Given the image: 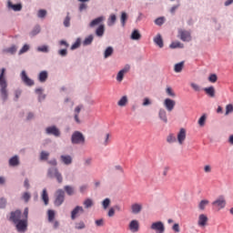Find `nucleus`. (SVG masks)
<instances>
[{"label": "nucleus", "mask_w": 233, "mask_h": 233, "mask_svg": "<svg viewBox=\"0 0 233 233\" xmlns=\"http://www.w3.org/2000/svg\"><path fill=\"white\" fill-rule=\"evenodd\" d=\"M104 21L105 16L101 15L93 19L88 25L89 28H96L97 26L95 31L96 37H103L105 35V25L101 24Z\"/></svg>", "instance_id": "obj_1"}, {"label": "nucleus", "mask_w": 233, "mask_h": 233, "mask_svg": "<svg viewBox=\"0 0 233 233\" xmlns=\"http://www.w3.org/2000/svg\"><path fill=\"white\" fill-rule=\"evenodd\" d=\"M5 72L6 68L0 69V97L4 102L8 101V84L6 78H5Z\"/></svg>", "instance_id": "obj_2"}, {"label": "nucleus", "mask_w": 233, "mask_h": 233, "mask_svg": "<svg viewBox=\"0 0 233 233\" xmlns=\"http://www.w3.org/2000/svg\"><path fill=\"white\" fill-rule=\"evenodd\" d=\"M47 177L56 179L57 183H63V174L59 172L57 167H50L47 168Z\"/></svg>", "instance_id": "obj_3"}, {"label": "nucleus", "mask_w": 233, "mask_h": 233, "mask_svg": "<svg viewBox=\"0 0 233 233\" xmlns=\"http://www.w3.org/2000/svg\"><path fill=\"white\" fill-rule=\"evenodd\" d=\"M86 138L85 135L81 131H75L71 135V143L72 145H85Z\"/></svg>", "instance_id": "obj_4"}, {"label": "nucleus", "mask_w": 233, "mask_h": 233, "mask_svg": "<svg viewBox=\"0 0 233 233\" xmlns=\"http://www.w3.org/2000/svg\"><path fill=\"white\" fill-rule=\"evenodd\" d=\"M212 206L218 210H223L227 207V198H225V196L220 195L212 202Z\"/></svg>", "instance_id": "obj_5"}, {"label": "nucleus", "mask_w": 233, "mask_h": 233, "mask_svg": "<svg viewBox=\"0 0 233 233\" xmlns=\"http://www.w3.org/2000/svg\"><path fill=\"white\" fill-rule=\"evenodd\" d=\"M65 203V190L57 189L55 194V207H61Z\"/></svg>", "instance_id": "obj_6"}, {"label": "nucleus", "mask_w": 233, "mask_h": 233, "mask_svg": "<svg viewBox=\"0 0 233 233\" xmlns=\"http://www.w3.org/2000/svg\"><path fill=\"white\" fill-rule=\"evenodd\" d=\"M58 45L59 46L65 47L57 51L58 56H60V57H66V56H68V46H70V44H68L66 40H60Z\"/></svg>", "instance_id": "obj_7"}, {"label": "nucleus", "mask_w": 233, "mask_h": 233, "mask_svg": "<svg viewBox=\"0 0 233 233\" xmlns=\"http://www.w3.org/2000/svg\"><path fill=\"white\" fill-rule=\"evenodd\" d=\"M15 225L19 233H25L28 229V221L26 219L18 220Z\"/></svg>", "instance_id": "obj_8"}, {"label": "nucleus", "mask_w": 233, "mask_h": 233, "mask_svg": "<svg viewBox=\"0 0 233 233\" xmlns=\"http://www.w3.org/2000/svg\"><path fill=\"white\" fill-rule=\"evenodd\" d=\"M150 229L156 233H165V224L161 221L153 222L150 226Z\"/></svg>", "instance_id": "obj_9"}, {"label": "nucleus", "mask_w": 233, "mask_h": 233, "mask_svg": "<svg viewBox=\"0 0 233 233\" xmlns=\"http://www.w3.org/2000/svg\"><path fill=\"white\" fill-rule=\"evenodd\" d=\"M46 136L59 137L61 136V131L58 129L57 126H49L46 128Z\"/></svg>", "instance_id": "obj_10"}, {"label": "nucleus", "mask_w": 233, "mask_h": 233, "mask_svg": "<svg viewBox=\"0 0 233 233\" xmlns=\"http://www.w3.org/2000/svg\"><path fill=\"white\" fill-rule=\"evenodd\" d=\"M178 37L184 43H188L192 41V35H190V32L187 30H183V29L178 30Z\"/></svg>", "instance_id": "obj_11"}, {"label": "nucleus", "mask_w": 233, "mask_h": 233, "mask_svg": "<svg viewBox=\"0 0 233 233\" xmlns=\"http://www.w3.org/2000/svg\"><path fill=\"white\" fill-rule=\"evenodd\" d=\"M21 80L26 86H34L35 85V82L30 77H28V75H26V71L23 70L20 74Z\"/></svg>", "instance_id": "obj_12"}, {"label": "nucleus", "mask_w": 233, "mask_h": 233, "mask_svg": "<svg viewBox=\"0 0 233 233\" xmlns=\"http://www.w3.org/2000/svg\"><path fill=\"white\" fill-rule=\"evenodd\" d=\"M35 94L37 96L38 103H43V101L46 99V94H45V88L43 87H36L35 89Z\"/></svg>", "instance_id": "obj_13"}, {"label": "nucleus", "mask_w": 233, "mask_h": 233, "mask_svg": "<svg viewBox=\"0 0 233 233\" xmlns=\"http://www.w3.org/2000/svg\"><path fill=\"white\" fill-rule=\"evenodd\" d=\"M8 165L12 168L19 167V165H21V159L19 158V155H14L13 157H11L8 160Z\"/></svg>", "instance_id": "obj_14"}, {"label": "nucleus", "mask_w": 233, "mask_h": 233, "mask_svg": "<svg viewBox=\"0 0 233 233\" xmlns=\"http://www.w3.org/2000/svg\"><path fill=\"white\" fill-rule=\"evenodd\" d=\"M6 6L8 10H13V12H21L23 10V5L21 3L14 4L10 0L7 1Z\"/></svg>", "instance_id": "obj_15"}, {"label": "nucleus", "mask_w": 233, "mask_h": 233, "mask_svg": "<svg viewBox=\"0 0 233 233\" xmlns=\"http://www.w3.org/2000/svg\"><path fill=\"white\" fill-rule=\"evenodd\" d=\"M177 139L178 145H183V143H185V140L187 139L186 128H180L179 132L177 133Z\"/></svg>", "instance_id": "obj_16"}, {"label": "nucleus", "mask_w": 233, "mask_h": 233, "mask_svg": "<svg viewBox=\"0 0 233 233\" xmlns=\"http://www.w3.org/2000/svg\"><path fill=\"white\" fill-rule=\"evenodd\" d=\"M164 106L167 112H172V110H174V106H176V101L170 98H166L164 100Z\"/></svg>", "instance_id": "obj_17"}, {"label": "nucleus", "mask_w": 233, "mask_h": 233, "mask_svg": "<svg viewBox=\"0 0 233 233\" xmlns=\"http://www.w3.org/2000/svg\"><path fill=\"white\" fill-rule=\"evenodd\" d=\"M83 212H85V209L83 208V207H81V206H76V207L71 211V219H72V221L76 220V218H77V216H79V214H83Z\"/></svg>", "instance_id": "obj_18"}, {"label": "nucleus", "mask_w": 233, "mask_h": 233, "mask_svg": "<svg viewBox=\"0 0 233 233\" xmlns=\"http://www.w3.org/2000/svg\"><path fill=\"white\" fill-rule=\"evenodd\" d=\"M9 219L15 224L19 222L21 220V210L17 209L15 211H12Z\"/></svg>", "instance_id": "obj_19"}, {"label": "nucleus", "mask_w": 233, "mask_h": 233, "mask_svg": "<svg viewBox=\"0 0 233 233\" xmlns=\"http://www.w3.org/2000/svg\"><path fill=\"white\" fill-rule=\"evenodd\" d=\"M141 210H143V205L140 203H134L131 205V213L135 216H137V214H141Z\"/></svg>", "instance_id": "obj_20"}, {"label": "nucleus", "mask_w": 233, "mask_h": 233, "mask_svg": "<svg viewBox=\"0 0 233 233\" xmlns=\"http://www.w3.org/2000/svg\"><path fill=\"white\" fill-rule=\"evenodd\" d=\"M129 230L130 232L136 233L139 232V221L133 219L129 222Z\"/></svg>", "instance_id": "obj_21"}, {"label": "nucleus", "mask_w": 233, "mask_h": 233, "mask_svg": "<svg viewBox=\"0 0 233 233\" xmlns=\"http://www.w3.org/2000/svg\"><path fill=\"white\" fill-rule=\"evenodd\" d=\"M37 79L39 83H46V81L48 80V71L46 70L40 71L37 76Z\"/></svg>", "instance_id": "obj_22"}, {"label": "nucleus", "mask_w": 233, "mask_h": 233, "mask_svg": "<svg viewBox=\"0 0 233 233\" xmlns=\"http://www.w3.org/2000/svg\"><path fill=\"white\" fill-rule=\"evenodd\" d=\"M60 161L61 163L68 167L72 163L73 158H72V156L70 155H62L60 156Z\"/></svg>", "instance_id": "obj_23"}, {"label": "nucleus", "mask_w": 233, "mask_h": 233, "mask_svg": "<svg viewBox=\"0 0 233 233\" xmlns=\"http://www.w3.org/2000/svg\"><path fill=\"white\" fill-rule=\"evenodd\" d=\"M158 117L160 121H163V123H168V117L167 116V110H165V108H160L158 110Z\"/></svg>", "instance_id": "obj_24"}, {"label": "nucleus", "mask_w": 233, "mask_h": 233, "mask_svg": "<svg viewBox=\"0 0 233 233\" xmlns=\"http://www.w3.org/2000/svg\"><path fill=\"white\" fill-rule=\"evenodd\" d=\"M203 90L209 97H216V88L214 87V86L204 87Z\"/></svg>", "instance_id": "obj_25"}, {"label": "nucleus", "mask_w": 233, "mask_h": 233, "mask_svg": "<svg viewBox=\"0 0 233 233\" xmlns=\"http://www.w3.org/2000/svg\"><path fill=\"white\" fill-rule=\"evenodd\" d=\"M38 34H41V25H35L33 29L29 33L30 37H35V35H38Z\"/></svg>", "instance_id": "obj_26"}, {"label": "nucleus", "mask_w": 233, "mask_h": 233, "mask_svg": "<svg viewBox=\"0 0 233 233\" xmlns=\"http://www.w3.org/2000/svg\"><path fill=\"white\" fill-rule=\"evenodd\" d=\"M207 221H208V218L207 217V215H199L198 222V227H205V225H207Z\"/></svg>", "instance_id": "obj_27"}, {"label": "nucleus", "mask_w": 233, "mask_h": 233, "mask_svg": "<svg viewBox=\"0 0 233 233\" xmlns=\"http://www.w3.org/2000/svg\"><path fill=\"white\" fill-rule=\"evenodd\" d=\"M114 55V47L109 46L104 51V59H108V57H112Z\"/></svg>", "instance_id": "obj_28"}, {"label": "nucleus", "mask_w": 233, "mask_h": 233, "mask_svg": "<svg viewBox=\"0 0 233 233\" xmlns=\"http://www.w3.org/2000/svg\"><path fill=\"white\" fill-rule=\"evenodd\" d=\"M155 45H157L159 48H163L164 44H163V38L161 37V35L158 34L156 35L153 39Z\"/></svg>", "instance_id": "obj_29"}, {"label": "nucleus", "mask_w": 233, "mask_h": 233, "mask_svg": "<svg viewBox=\"0 0 233 233\" xmlns=\"http://www.w3.org/2000/svg\"><path fill=\"white\" fill-rule=\"evenodd\" d=\"M14 98L13 101H15V103H17V101H19V97H21V96H23V89L21 88H16L14 91Z\"/></svg>", "instance_id": "obj_30"}, {"label": "nucleus", "mask_w": 233, "mask_h": 233, "mask_svg": "<svg viewBox=\"0 0 233 233\" xmlns=\"http://www.w3.org/2000/svg\"><path fill=\"white\" fill-rule=\"evenodd\" d=\"M127 21H128V14H127V12H122L120 15L121 26L125 27L127 25Z\"/></svg>", "instance_id": "obj_31"}, {"label": "nucleus", "mask_w": 233, "mask_h": 233, "mask_svg": "<svg viewBox=\"0 0 233 233\" xmlns=\"http://www.w3.org/2000/svg\"><path fill=\"white\" fill-rule=\"evenodd\" d=\"M94 43V35H89L86 36L84 41H83V46H90Z\"/></svg>", "instance_id": "obj_32"}, {"label": "nucleus", "mask_w": 233, "mask_h": 233, "mask_svg": "<svg viewBox=\"0 0 233 233\" xmlns=\"http://www.w3.org/2000/svg\"><path fill=\"white\" fill-rule=\"evenodd\" d=\"M4 54H10L11 56H14L17 52V46H12L10 47L5 48L3 50Z\"/></svg>", "instance_id": "obj_33"}, {"label": "nucleus", "mask_w": 233, "mask_h": 233, "mask_svg": "<svg viewBox=\"0 0 233 233\" xmlns=\"http://www.w3.org/2000/svg\"><path fill=\"white\" fill-rule=\"evenodd\" d=\"M183 66H185L184 61L176 64L174 66V72H176V74L183 72Z\"/></svg>", "instance_id": "obj_34"}, {"label": "nucleus", "mask_w": 233, "mask_h": 233, "mask_svg": "<svg viewBox=\"0 0 233 233\" xmlns=\"http://www.w3.org/2000/svg\"><path fill=\"white\" fill-rule=\"evenodd\" d=\"M131 39L133 41H139V39H141V33H139V30L135 29L132 33H131Z\"/></svg>", "instance_id": "obj_35"}, {"label": "nucleus", "mask_w": 233, "mask_h": 233, "mask_svg": "<svg viewBox=\"0 0 233 233\" xmlns=\"http://www.w3.org/2000/svg\"><path fill=\"white\" fill-rule=\"evenodd\" d=\"M116 21H117V16L115 14L110 15L107 19V26H114V25H116Z\"/></svg>", "instance_id": "obj_36"}, {"label": "nucleus", "mask_w": 233, "mask_h": 233, "mask_svg": "<svg viewBox=\"0 0 233 233\" xmlns=\"http://www.w3.org/2000/svg\"><path fill=\"white\" fill-rule=\"evenodd\" d=\"M48 157H50V152L48 151H41L39 156L40 161H48Z\"/></svg>", "instance_id": "obj_37"}, {"label": "nucleus", "mask_w": 233, "mask_h": 233, "mask_svg": "<svg viewBox=\"0 0 233 233\" xmlns=\"http://www.w3.org/2000/svg\"><path fill=\"white\" fill-rule=\"evenodd\" d=\"M210 203V201H208V199H203L198 203V210H205V208H207V207H208V204Z\"/></svg>", "instance_id": "obj_38"}, {"label": "nucleus", "mask_w": 233, "mask_h": 233, "mask_svg": "<svg viewBox=\"0 0 233 233\" xmlns=\"http://www.w3.org/2000/svg\"><path fill=\"white\" fill-rule=\"evenodd\" d=\"M81 37H77L75 41V43L72 44L70 50H77V48H80L81 46Z\"/></svg>", "instance_id": "obj_39"}, {"label": "nucleus", "mask_w": 233, "mask_h": 233, "mask_svg": "<svg viewBox=\"0 0 233 233\" xmlns=\"http://www.w3.org/2000/svg\"><path fill=\"white\" fill-rule=\"evenodd\" d=\"M64 190L67 196H74V194H76V189L72 186H65Z\"/></svg>", "instance_id": "obj_40"}, {"label": "nucleus", "mask_w": 233, "mask_h": 233, "mask_svg": "<svg viewBox=\"0 0 233 233\" xmlns=\"http://www.w3.org/2000/svg\"><path fill=\"white\" fill-rule=\"evenodd\" d=\"M169 48L176 49V48H185V45L179 41L172 42L169 45Z\"/></svg>", "instance_id": "obj_41"}, {"label": "nucleus", "mask_w": 233, "mask_h": 233, "mask_svg": "<svg viewBox=\"0 0 233 233\" xmlns=\"http://www.w3.org/2000/svg\"><path fill=\"white\" fill-rule=\"evenodd\" d=\"M70 21H72V18L70 17V13H66V15L63 21L65 28H70Z\"/></svg>", "instance_id": "obj_42"}, {"label": "nucleus", "mask_w": 233, "mask_h": 233, "mask_svg": "<svg viewBox=\"0 0 233 233\" xmlns=\"http://www.w3.org/2000/svg\"><path fill=\"white\" fill-rule=\"evenodd\" d=\"M42 200L44 201V204L46 206L48 205V192L46 191V188H44L41 195Z\"/></svg>", "instance_id": "obj_43"}, {"label": "nucleus", "mask_w": 233, "mask_h": 233, "mask_svg": "<svg viewBox=\"0 0 233 233\" xmlns=\"http://www.w3.org/2000/svg\"><path fill=\"white\" fill-rule=\"evenodd\" d=\"M47 219L49 223H52L56 219V211L54 209H49L47 211Z\"/></svg>", "instance_id": "obj_44"}, {"label": "nucleus", "mask_w": 233, "mask_h": 233, "mask_svg": "<svg viewBox=\"0 0 233 233\" xmlns=\"http://www.w3.org/2000/svg\"><path fill=\"white\" fill-rule=\"evenodd\" d=\"M128 103V96H123L117 102L118 106H127Z\"/></svg>", "instance_id": "obj_45"}, {"label": "nucleus", "mask_w": 233, "mask_h": 233, "mask_svg": "<svg viewBox=\"0 0 233 233\" xmlns=\"http://www.w3.org/2000/svg\"><path fill=\"white\" fill-rule=\"evenodd\" d=\"M47 14L48 12L46 11V9H40L37 11L36 16L38 17V19H45Z\"/></svg>", "instance_id": "obj_46"}, {"label": "nucleus", "mask_w": 233, "mask_h": 233, "mask_svg": "<svg viewBox=\"0 0 233 233\" xmlns=\"http://www.w3.org/2000/svg\"><path fill=\"white\" fill-rule=\"evenodd\" d=\"M110 203H112V200H110V198H105V199L101 202L102 208H103L104 210H107V209H108V207H110Z\"/></svg>", "instance_id": "obj_47"}, {"label": "nucleus", "mask_w": 233, "mask_h": 233, "mask_svg": "<svg viewBox=\"0 0 233 233\" xmlns=\"http://www.w3.org/2000/svg\"><path fill=\"white\" fill-rule=\"evenodd\" d=\"M83 205L85 208H92V207H94V200H92V198H86Z\"/></svg>", "instance_id": "obj_48"}, {"label": "nucleus", "mask_w": 233, "mask_h": 233, "mask_svg": "<svg viewBox=\"0 0 233 233\" xmlns=\"http://www.w3.org/2000/svg\"><path fill=\"white\" fill-rule=\"evenodd\" d=\"M37 52H42L43 54H48L50 52V47L48 46L44 45L37 47Z\"/></svg>", "instance_id": "obj_49"}, {"label": "nucleus", "mask_w": 233, "mask_h": 233, "mask_svg": "<svg viewBox=\"0 0 233 233\" xmlns=\"http://www.w3.org/2000/svg\"><path fill=\"white\" fill-rule=\"evenodd\" d=\"M30 50V45L25 44L23 47L19 50L18 55L23 56V54H26Z\"/></svg>", "instance_id": "obj_50"}, {"label": "nucleus", "mask_w": 233, "mask_h": 233, "mask_svg": "<svg viewBox=\"0 0 233 233\" xmlns=\"http://www.w3.org/2000/svg\"><path fill=\"white\" fill-rule=\"evenodd\" d=\"M75 228L76 230H83L84 228H86V225H85V222L79 221L75 224Z\"/></svg>", "instance_id": "obj_51"}, {"label": "nucleus", "mask_w": 233, "mask_h": 233, "mask_svg": "<svg viewBox=\"0 0 233 233\" xmlns=\"http://www.w3.org/2000/svg\"><path fill=\"white\" fill-rule=\"evenodd\" d=\"M176 141H177V138H176V136H174V134L171 133L167 137V142L170 145H172V143H176Z\"/></svg>", "instance_id": "obj_52"}, {"label": "nucleus", "mask_w": 233, "mask_h": 233, "mask_svg": "<svg viewBox=\"0 0 233 233\" xmlns=\"http://www.w3.org/2000/svg\"><path fill=\"white\" fill-rule=\"evenodd\" d=\"M165 24V16H160L155 20V25L161 26Z\"/></svg>", "instance_id": "obj_53"}, {"label": "nucleus", "mask_w": 233, "mask_h": 233, "mask_svg": "<svg viewBox=\"0 0 233 233\" xmlns=\"http://www.w3.org/2000/svg\"><path fill=\"white\" fill-rule=\"evenodd\" d=\"M207 121V115H202L198 119L199 127H205V122Z\"/></svg>", "instance_id": "obj_54"}, {"label": "nucleus", "mask_w": 233, "mask_h": 233, "mask_svg": "<svg viewBox=\"0 0 233 233\" xmlns=\"http://www.w3.org/2000/svg\"><path fill=\"white\" fill-rule=\"evenodd\" d=\"M179 6H181V4H179V0H177V5H173L169 9L170 14H172V15H174V14H176V11L177 10V8H179Z\"/></svg>", "instance_id": "obj_55"}, {"label": "nucleus", "mask_w": 233, "mask_h": 233, "mask_svg": "<svg viewBox=\"0 0 233 233\" xmlns=\"http://www.w3.org/2000/svg\"><path fill=\"white\" fill-rule=\"evenodd\" d=\"M233 112V105L232 104H228L226 106V113L225 116H228V114H232Z\"/></svg>", "instance_id": "obj_56"}, {"label": "nucleus", "mask_w": 233, "mask_h": 233, "mask_svg": "<svg viewBox=\"0 0 233 233\" xmlns=\"http://www.w3.org/2000/svg\"><path fill=\"white\" fill-rule=\"evenodd\" d=\"M208 80L209 81V83H216L218 81V75L216 74L209 75Z\"/></svg>", "instance_id": "obj_57"}, {"label": "nucleus", "mask_w": 233, "mask_h": 233, "mask_svg": "<svg viewBox=\"0 0 233 233\" xmlns=\"http://www.w3.org/2000/svg\"><path fill=\"white\" fill-rule=\"evenodd\" d=\"M150 105H152V100L148 97H145L142 102V106H150Z\"/></svg>", "instance_id": "obj_58"}, {"label": "nucleus", "mask_w": 233, "mask_h": 233, "mask_svg": "<svg viewBox=\"0 0 233 233\" xmlns=\"http://www.w3.org/2000/svg\"><path fill=\"white\" fill-rule=\"evenodd\" d=\"M190 86H191V88H193V90H194L195 92H199V91L201 90V86H199V85H198V84H196V83H194V82H192V83L190 84Z\"/></svg>", "instance_id": "obj_59"}, {"label": "nucleus", "mask_w": 233, "mask_h": 233, "mask_svg": "<svg viewBox=\"0 0 233 233\" xmlns=\"http://www.w3.org/2000/svg\"><path fill=\"white\" fill-rule=\"evenodd\" d=\"M30 198H32V195H30L28 192H25L22 196V199H24L25 203H28V201H30Z\"/></svg>", "instance_id": "obj_60"}, {"label": "nucleus", "mask_w": 233, "mask_h": 233, "mask_svg": "<svg viewBox=\"0 0 233 233\" xmlns=\"http://www.w3.org/2000/svg\"><path fill=\"white\" fill-rule=\"evenodd\" d=\"M124 77H125V73L120 70L116 75V81H118V83H121Z\"/></svg>", "instance_id": "obj_61"}, {"label": "nucleus", "mask_w": 233, "mask_h": 233, "mask_svg": "<svg viewBox=\"0 0 233 233\" xmlns=\"http://www.w3.org/2000/svg\"><path fill=\"white\" fill-rule=\"evenodd\" d=\"M166 93H167V96H169L170 97H176V93H174V91L172 90V87H167Z\"/></svg>", "instance_id": "obj_62"}, {"label": "nucleus", "mask_w": 233, "mask_h": 233, "mask_svg": "<svg viewBox=\"0 0 233 233\" xmlns=\"http://www.w3.org/2000/svg\"><path fill=\"white\" fill-rule=\"evenodd\" d=\"M6 208V198H0V209Z\"/></svg>", "instance_id": "obj_63"}, {"label": "nucleus", "mask_w": 233, "mask_h": 233, "mask_svg": "<svg viewBox=\"0 0 233 233\" xmlns=\"http://www.w3.org/2000/svg\"><path fill=\"white\" fill-rule=\"evenodd\" d=\"M47 165H50L51 167H57V159L51 158L47 161Z\"/></svg>", "instance_id": "obj_64"}]
</instances>
